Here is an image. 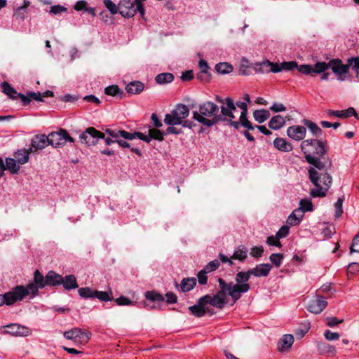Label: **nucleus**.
Returning a JSON list of instances; mask_svg holds the SVG:
<instances>
[{
	"instance_id": "nucleus-31",
	"label": "nucleus",
	"mask_w": 359,
	"mask_h": 359,
	"mask_svg": "<svg viewBox=\"0 0 359 359\" xmlns=\"http://www.w3.org/2000/svg\"><path fill=\"white\" fill-rule=\"evenodd\" d=\"M172 112H174L175 115L182 120V121L189 115V109L188 107L183 104H177L175 109L172 110Z\"/></svg>"
},
{
	"instance_id": "nucleus-10",
	"label": "nucleus",
	"mask_w": 359,
	"mask_h": 359,
	"mask_svg": "<svg viewBox=\"0 0 359 359\" xmlns=\"http://www.w3.org/2000/svg\"><path fill=\"white\" fill-rule=\"evenodd\" d=\"M330 67L339 79H344L342 76L348 73L350 67H352V61L349 58L347 64L344 65L340 59H332L330 60Z\"/></svg>"
},
{
	"instance_id": "nucleus-2",
	"label": "nucleus",
	"mask_w": 359,
	"mask_h": 359,
	"mask_svg": "<svg viewBox=\"0 0 359 359\" xmlns=\"http://www.w3.org/2000/svg\"><path fill=\"white\" fill-rule=\"evenodd\" d=\"M219 290L213 296L206 294L201 297V302H205L206 304H210L218 309H223L226 304V296H229L233 302H237L239 299L236 296V292L242 288L238 285H233V283H226L223 278H219L218 280Z\"/></svg>"
},
{
	"instance_id": "nucleus-61",
	"label": "nucleus",
	"mask_w": 359,
	"mask_h": 359,
	"mask_svg": "<svg viewBox=\"0 0 359 359\" xmlns=\"http://www.w3.org/2000/svg\"><path fill=\"white\" fill-rule=\"evenodd\" d=\"M290 228L287 225L282 226L276 233L278 238H283L289 234Z\"/></svg>"
},
{
	"instance_id": "nucleus-30",
	"label": "nucleus",
	"mask_w": 359,
	"mask_h": 359,
	"mask_svg": "<svg viewBox=\"0 0 359 359\" xmlns=\"http://www.w3.org/2000/svg\"><path fill=\"white\" fill-rule=\"evenodd\" d=\"M13 156L18 163L20 165L27 163L29 160V152L26 151V149L17 150Z\"/></svg>"
},
{
	"instance_id": "nucleus-51",
	"label": "nucleus",
	"mask_w": 359,
	"mask_h": 359,
	"mask_svg": "<svg viewBox=\"0 0 359 359\" xmlns=\"http://www.w3.org/2000/svg\"><path fill=\"white\" fill-rule=\"evenodd\" d=\"M103 3L111 14L116 15L119 13V3L116 5L111 0H103Z\"/></svg>"
},
{
	"instance_id": "nucleus-13",
	"label": "nucleus",
	"mask_w": 359,
	"mask_h": 359,
	"mask_svg": "<svg viewBox=\"0 0 359 359\" xmlns=\"http://www.w3.org/2000/svg\"><path fill=\"white\" fill-rule=\"evenodd\" d=\"M31 331L28 327L21 326L18 324H10L5 327L4 333L10 334L13 336H28Z\"/></svg>"
},
{
	"instance_id": "nucleus-16",
	"label": "nucleus",
	"mask_w": 359,
	"mask_h": 359,
	"mask_svg": "<svg viewBox=\"0 0 359 359\" xmlns=\"http://www.w3.org/2000/svg\"><path fill=\"white\" fill-rule=\"evenodd\" d=\"M272 266L270 264H257L255 267L250 269L252 276L255 277H266L271 270Z\"/></svg>"
},
{
	"instance_id": "nucleus-57",
	"label": "nucleus",
	"mask_w": 359,
	"mask_h": 359,
	"mask_svg": "<svg viewBox=\"0 0 359 359\" xmlns=\"http://www.w3.org/2000/svg\"><path fill=\"white\" fill-rule=\"evenodd\" d=\"M29 6V1H24V5L19 6L16 11L15 15L19 16L21 19L25 18L24 14L27 12L26 9Z\"/></svg>"
},
{
	"instance_id": "nucleus-64",
	"label": "nucleus",
	"mask_w": 359,
	"mask_h": 359,
	"mask_svg": "<svg viewBox=\"0 0 359 359\" xmlns=\"http://www.w3.org/2000/svg\"><path fill=\"white\" fill-rule=\"evenodd\" d=\"M264 248L261 247H253L250 251V255L255 258H259L262 256Z\"/></svg>"
},
{
	"instance_id": "nucleus-37",
	"label": "nucleus",
	"mask_w": 359,
	"mask_h": 359,
	"mask_svg": "<svg viewBox=\"0 0 359 359\" xmlns=\"http://www.w3.org/2000/svg\"><path fill=\"white\" fill-rule=\"evenodd\" d=\"M95 297L98 299L101 302H109L114 299L113 293L111 290L109 291H99L95 290L94 293Z\"/></svg>"
},
{
	"instance_id": "nucleus-9",
	"label": "nucleus",
	"mask_w": 359,
	"mask_h": 359,
	"mask_svg": "<svg viewBox=\"0 0 359 359\" xmlns=\"http://www.w3.org/2000/svg\"><path fill=\"white\" fill-rule=\"evenodd\" d=\"M252 276L250 269L246 271H239L236 273L235 277L236 283L233 285H238L241 287V290L236 292V296L238 299L241 297V294L248 292L250 289V285L248 283Z\"/></svg>"
},
{
	"instance_id": "nucleus-7",
	"label": "nucleus",
	"mask_w": 359,
	"mask_h": 359,
	"mask_svg": "<svg viewBox=\"0 0 359 359\" xmlns=\"http://www.w3.org/2000/svg\"><path fill=\"white\" fill-rule=\"evenodd\" d=\"M79 139L81 143H85L88 146L96 144L100 139H103L107 145L116 142L115 139L105 137L104 133L96 130L93 127L88 128L79 135Z\"/></svg>"
},
{
	"instance_id": "nucleus-3",
	"label": "nucleus",
	"mask_w": 359,
	"mask_h": 359,
	"mask_svg": "<svg viewBox=\"0 0 359 359\" xmlns=\"http://www.w3.org/2000/svg\"><path fill=\"white\" fill-rule=\"evenodd\" d=\"M308 176L311 182L315 186V188L311 190L310 195L313 198L326 196L332 184V177L327 169L318 170L313 165L311 166L308 169Z\"/></svg>"
},
{
	"instance_id": "nucleus-22",
	"label": "nucleus",
	"mask_w": 359,
	"mask_h": 359,
	"mask_svg": "<svg viewBox=\"0 0 359 359\" xmlns=\"http://www.w3.org/2000/svg\"><path fill=\"white\" fill-rule=\"evenodd\" d=\"M302 123L309 128L312 135L318 139L323 135V130L314 122L311 120L304 118L302 120Z\"/></svg>"
},
{
	"instance_id": "nucleus-55",
	"label": "nucleus",
	"mask_w": 359,
	"mask_h": 359,
	"mask_svg": "<svg viewBox=\"0 0 359 359\" xmlns=\"http://www.w3.org/2000/svg\"><path fill=\"white\" fill-rule=\"evenodd\" d=\"M149 132L151 135V140L154 139L158 141L163 140V135H165V133L161 132L158 128L149 129Z\"/></svg>"
},
{
	"instance_id": "nucleus-23",
	"label": "nucleus",
	"mask_w": 359,
	"mask_h": 359,
	"mask_svg": "<svg viewBox=\"0 0 359 359\" xmlns=\"http://www.w3.org/2000/svg\"><path fill=\"white\" fill-rule=\"evenodd\" d=\"M205 302H201V298L198 300L197 304L189 306V310L196 317L200 318L203 316L206 313Z\"/></svg>"
},
{
	"instance_id": "nucleus-42",
	"label": "nucleus",
	"mask_w": 359,
	"mask_h": 359,
	"mask_svg": "<svg viewBox=\"0 0 359 359\" xmlns=\"http://www.w3.org/2000/svg\"><path fill=\"white\" fill-rule=\"evenodd\" d=\"M311 324L309 321L306 320L300 324L299 327L295 331V334L298 338L301 339L309 332Z\"/></svg>"
},
{
	"instance_id": "nucleus-28",
	"label": "nucleus",
	"mask_w": 359,
	"mask_h": 359,
	"mask_svg": "<svg viewBox=\"0 0 359 359\" xmlns=\"http://www.w3.org/2000/svg\"><path fill=\"white\" fill-rule=\"evenodd\" d=\"M5 161L4 170H7L11 174H18L19 172L20 166L15 159L13 158H6Z\"/></svg>"
},
{
	"instance_id": "nucleus-1",
	"label": "nucleus",
	"mask_w": 359,
	"mask_h": 359,
	"mask_svg": "<svg viewBox=\"0 0 359 359\" xmlns=\"http://www.w3.org/2000/svg\"><path fill=\"white\" fill-rule=\"evenodd\" d=\"M300 147L308 163L318 168V170L324 169L325 163L320 160V158L327 154V140L314 138L304 140L302 142Z\"/></svg>"
},
{
	"instance_id": "nucleus-44",
	"label": "nucleus",
	"mask_w": 359,
	"mask_h": 359,
	"mask_svg": "<svg viewBox=\"0 0 359 359\" xmlns=\"http://www.w3.org/2000/svg\"><path fill=\"white\" fill-rule=\"evenodd\" d=\"M104 93L105 94L111 96L120 95L121 97H122L123 95V90H121L116 85H111L107 87L104 89Z\"/></svg>"
},
{
	"instance_id": "nucleus-27",
	"label": "nucleus",
	"mask_w": 359,
	"mask_h": 359,
	"mask_svg": "<svg viewBox=\"0 0 359 359\" xmlns=\"http://www.w3.org/2000/svg\"><path fill=\"white\" fill-rule=\"evenodd\" d=\"M46 276L44 277L39 270H36L34 273V282L29 284L34 285L37 289V294H39V289H42L46 286Z\"/></svg>"
},
{
	"instance_id": "nucleus-54",
	"label": "nucleus",
	"mask_w": 359,
	"mask_h": 359,
	"mask_svg": "<svg viewBox=\"0 0 359 359\" xmlns=\"http://www.w3.org/2000/svg\"><path fill=\"white\" fill-rule=\"evenodd\" d=\"M220 266V262L217 259H214L208 262L204 267V270L208 273H210L217 270Z\"/></svg>"
},
{
	"instance_id": "nucleus-6",
	"label": "nucleus",
	"mask_w": 359,
	"mask_h": 359,
	"mask_svg": "<svg viewBox=\"0 0 359 359\" xmlns=\"http://www.w3.org/2000/svg\"><path fill=\"white\" fill-rule=\"evenodd\" d=\"M139 12L141 18L145 15L144 4L140 0H121L119 1V13L123 18H130Z\"/></svg>"
},
{
	"instance_id": "nucleus-4",
	"label": "nucleus",
	"mask_w": 359,
	"mask_h": 359,
	"mask_svg": "<svg viewBox=\"0 0 359 359\" xmlns=\"http://www.w3.org/2000/svg\"><path fill=\"white\" fill-rule=\"evenodd\" d=\"M219 107L211 101L199 104L198 111L193 112V118L207 127H212L221 120Z\"/></svg>"
},
{
	"instance_id": "nucleus-62",
	"label": "nucleus",
	"mask_w": 359,
	"mask_h": 359,
	"mask_svg": "<svg viewBox=\"0 0 359 359\" xmlns=\"http://www.w3.org/2000/svg\"><path fill=\"white\" fill-rule=\"evenodd\" d=\"M298 71L304 74L309 75L313 73V67L309 65H302L297 68Z\"/></svg>"
},
{
	"instance_id": "nucleus-19",
	"label": "nucleus",
	"mask_w": 359,
	"mask_h": 359,
	"mask_svg": "<svg viewBox=\"0 0 359 359\" xmlns=\"http://www.w3.org/2000/svg\"><path fill=\"white\" fill-rule=\"evenodd\" d=\"M273 146L276 149L283 152H289L293 149L292 144L282 137H276L273 140Z\"/></svg>"
},
{
	"instance_id": "nucleus-41",
	"label": "nucleus",
	"mask_w": 359,
	"mask_h": 359,
	"mask_svg": "<svg viewBox=\"0 0 359 359\" xmlns=\"http://www.w3.org/2000/svg\"><path fill=\"white\" fill-rule=\"evenodd\" d=\"M164 123L169 126H175V125L182 124V121L172 111L170 114H165V118H164Z\"/></svg>"
},
{
	"instance_id": "nucleus-53",
	"label": "nucleus",
	"mask_w": 359,
	"mask_h": 359,
	"mask_svg": "<svg viewBox=\"0 0 359 359\" xmlns=\"http://www.w3.org/2000/svg\"><path fill=\"white\" fill-rule=\"evenodd\" d=\"M283 259V255L280 253H273L270 255V261L276 266L279 267Z\"/></svg>"
},
{
	"instance_id": "nucleus-46",
	"label": "nucleus",
	"mask_w": 359,
	"mask_h": 359,
	"mask_svg": "<svg viewBox=\"0 0 359 359\" xmlns=\"http://www.w3.org/2000/svg\"><path fill=\"white\" fill-rule=\"evenodd\" d=\"M145 297L147 299L150 300L151 302H163L164 297L163 296L156 292V291H147L145 292Z\"/></svg>"
},
{
	"instance_id": "nucleus-17",
	"label": "nucleus",
	"mask_w": 359,
	"mask_h": 359,
	"mask_svg": "<svg viewBox=\"0 0 359 359\" xmlns=\"http://www.w3.org/2000/svg\"><path fill=\"white\" fill-rule=\"evenodd\" d=\"M121 132L126 131L123 130H114L111 128H107L105 130V133L111 136L113 139H115L116 142L118 143L120 147L123 148H129L130 145L125 140L126 139H121V137L123 138V135L120 134Z\"/></svg>"
},
{
	"instance_id": "nucleus-56",
	"label": "nucleus",
	"mask_w": 359,
	"mask_h": 359,
	"mask_svg": "<svg viewBox=\"0 0 359 359\" xmlns=\"http://www.w3.org/2000/svg\"><path fill=\"white\" fill-rule=\"evenodd\" d=\"M344 199L342 198H339L337 202L334 204L335 207V217L339 218L341 216L343 213L342 204Z\"/></svg>"
},
{
	"instance_id": "nucleus-40",
	"label": "nucleus",
	"mask_w": 359,
	"mask_h": 359,
	"mask_svg": "<svg viewBox=\"0 0 359 359\" xmlns=\"http://www.w3.org/2000/svg\"><path fill=\"white\" fill-rule=\"evenodd\" d=\"M218 74H226L233 71V67L228 62H219L215 67Z\"/></svg>"
},
{
	"instance_id": "nucleus-58",
	"label": "nucleus",
	"mask_w": 359,
	"mask_h": 359,
	"mask_svg": "<svg viewBox=\"0 0 359 359\" xmlns=\"http://www.w3.org/2000/svg\"><path fill=\"white\" fill-rule=\"evenodd\" d=\"M115 302L119 306L133 305V302L124 296H121L120 297L116 298Z\"/></svg>"
},
{
	"instance_id": "nucleus-11",
	"label": "nucleus",
	"mask_w": 359,
	"mask_h": 359,
	"mask_svg": "<svg viewBox=\"0 0 359 359\" xmlns=\"http://www.w3.org/2000/svg\"><path fill=\"white\" fill-rule=\"evenodd\" d=\"M327 306V302L322 296H317L316 299H313L308 305L307 309L309 312L314 314L320 313Z\"/></svg>"
},
{
	"instance_id": "nucleus-25",
	"label": "nucleus",
	"mask_w": 359,
	"mask_h": 359,
	"mask_svg": "<svg viewBox=\"0 0 359 359\" xmlns=\"http://www.w3.org/2000/svg\"><path fill=\"white\" fill-rule=\"evenodd\" d=\"M144 88V83L140 81H136L129 83L126 87V90L129 94L137 95L142 92Z\"/></svg>"
},
{
	"instance_id": "nucleus-60",
	"label": "nucleus",
	"mask_w": 359,
	"mask_h": 359,
	"mask_svg": "<svg viewBox=\"0 0 359 359\" xmlns=\"http://www.w3.org/2000/svg\"><path fill=\"white\" fill-rule=\"evenodd\" d=\"M279 239L280 238H278L276 235L275 236H270L267 238L266 243L269 245L276 246V247L280 248L282 246V245H281V243L280 242Z\"/></svg>"
},
{
	"instance_id": "nucleus-12",
	"label": "nucleus",
	"mask_w": 359,
	"mask_h": 359,
	"mask_svg": "<svg viewBox=\"0 0 359 359\" xmlns=\"http://www.w3.org/2000/svg\"><path fill=\"white\" fill-rule=\"evenodd\" d=\"M306 134V129L302 126L294 125L288 127L287 129V136L296 141L304 140Z\"/></svg>"
},
{
	"instance_id": "nucleus-29",
	"label": "nucleus",
	"mask_w": 359,
	"mask_h": 359,
	"mask_svg": "<svg viewBox=\"0 0 359 359\" xmlns=\"http://www.w3.org/2000/svg\"><path fill=\"white\" fill-rule=\"evenodd\" d=\"M62 285L66 290L76 289L79 287L74 275H68L63 278Z\"/></svg>"
},
{
	"instance_id": "nucleus-14",
	"label": "nucleus",
	"mask_w": 359,
	"mask_h": 359,
	"mask_svg": "<svg viewBox=\"0 0 359 359\" xmlns=\"http://www.w3.org/2000/svg\"><path fill=\"white\" fill-rule=\"evenodd\" d=\"M248 113H241L239 121H236L232 119H229V125L233 127L235 129H238L241 126L246 128L248 130H253L255 127L252 123L248 119Z\"/></svg>"
},
{
	"instance_id": "nucleus-35",
	"label": "nucleus",
	"mask_w": 359,
	"mask_h": 359,
	"mask_svg": "<svg viewBox=\"0 0 359 359\" xmlns=\"http://www.w3.org/2000/svg\"><path fill=\"white\" fill-rule=\"evenodd\" d=\"M174 75L172 73L165 72L158 74L155 77V81L158 84H167L174 80Z\"/></svg>"
},
{
	"instance_id": "nucleus-52",
	"label": "nucleus",
	"mask_w": 359,
	"mask_h": 359,
	"mask_svg": "<svg viewBox=\"0 0 359 359\" xmlns=\"http://www.w3.org/2000/svg\"><path fill=\"white\" fill-rule=\"evenodd\" d=\"M330 68V62L326 63L325 62H318L313 67V73H323Z\"/></svg>"
},
{
	"instance_id": "nucleus-59",
	"label": "nucleus",
	"mask_w": 359,
	"mask_h": 359,
	"mask_svg": "<svg viewBox=\"0 0 359 359\" xmlns=\"http://www.w3.org/2000/svg\"><path fill=\"white\" fill-rule=\"evenodd\" d=\"M226 106H224V109L228 111H231V112L233 113L234 111L236 110V104L233 102V100L228 97L225 99Z\"/></svg>"
},
{
	"instance_id": "nucleus-26",
	"label": "nucleus",
	"mask_w": 359,
	"mask_h": 359,
	"mask_svg": "<svg viewBox=\"0 0 359 359\" xmlns=\"http://www.w3.org/2000/svg\"><path fill=\"white\" fill-rule=\"evenodd\" d=\"M294 343V337L292 334H284L278 343V350L284 351L289 349Z\"/></svg>"
},
{
	"instance_id": "nucleus-47",
	"label": "nucleus",
	"mask_w": 359,
	"mask_h": 359,
	"mask_svg": "<svg viewBox=\"0 0 359 359\" xmlns=\"http://www.w3.org/2000/svg\"><path fill=\"white\" fill-rule=\"evenodd\" d=\"M91 337V332L88 330L80 328V332L78 334V342L85 344L88 343Z\"/></svg>"
},
{
	"instance_id": "nucleus-21",
	"label": "nucleus",
	"mask_w": 359,
	"mask_h": 359,
	"mask_svg": "<svg viewBox=\"0 0 359 359\" xmlns=\"http://www.w3.org/2000/svg\"><path fill=\"white\" fill-rule=\"evenodd\" d=\"M63 282V277L61 275L57 274L53 271H50L46 274V286H57L62 285Z\"/></svg>"
},
{
	"instance_id": "nucleus-32",
	"label": "nucleus",
	"mask_w": 359,
	"mask_h": 359,
	"mask_svg": "<svg viewBox=\"0 0 359 359\" xmlns=\"http://www.w3.org/2000/svg\"><path fill=\"white\" fill-rule=\"evenodd\" d=\"M285 123L284 118L280 115L273 116L269 122V127L273 130L281 128Z\"/></svg>"
},
{
	"instance_id": "nucleus-49",
	"label": "nucleus",
	"mask_w": 359,
	"mask_h": 359,
	"mask_svg": "<svg viewBox=\"0 0 359 359\" xmlns=\"http://www.w3.org/2000/svg\"><path fill=\"white\" fill-rule=\"evenodd\" d=\"M121 135H123V138L126 139L127 140H132L136 137H138L140 140H142L144 134L140 132H134V133H129V132H121L120 133Z\"/></svg>"
},
{
	"instance_id": "nucleus-33",
	"label": "nucleus",
	"mask_w": 359,
	"mask_h": 359,
	"mask_svg": "<svg viewBox=\"0 0 359 359\" xmlns=\"http://www.w3.org/2000/svg\"><path fill=\"white\" fill-rule=\"evenodd\" d=\"M253 117L259 123H262L270 117V112L267 109H257L253 112Z\"/></svg>"
},
{
	"instance_id": "nucleus-43",
	"label": "nucleus",
	"mask_w": 359,
	"mask_h": 359,
	"mask_svg": "<svg viewBox=\"0 0 359 359\" xmlns=\"http://www.w3.org/2000/svg\"><path fill=\"white\" fill-rule=\"evenodd\" d=\"M220 109L221 111L219 116H220L221 120L219 121V123H227L229 124V119H232L233 121L235 118L233 113L231 112V111L224 109V105L221 106Z\"/></svg>"
},
{
	"instance_id": "nucleus-36",
	"label": "nucleus",
	"mask_w": 359,
	"mask_h": 359,
	"mask_svg": "<svg viewBox=\"0 0 359 359\" xmlns=\"http://www.w3.org/2000/svg\"><path fill=\"white\" fill-rule=\"evenodd\" d=\"M196 285V279L195 278H187L182 280L180 287L182 291L186 292L192 290Z\"/></svg>"
},
{
	"instance_id": "nucleus-24",
	"label": "nucleus",
	"mask_w": 359,
	"mask_h": 359,
	"mask_svg": "<svg viewBox=\"0 0 359 359\" xmlns=\"http://www.w3.org/2000/svg\"><path fill=\"white\" fill-rule=\"evenodd\" d=\"M298 67V64L295 61L283 62L280 64L275 63L274 73L280 72L283 70L292 71Z\"/></svg>"
},
{
	"instance_id": "nucleus-38",
	"label": "nucleus",
	"mask_w": 359,
	"mask_h": 359,
	"mask_svg": "<svg viewBox=\"0 0 359 359\" xmlns=\"http://www.w3.org/2000/svg\"><path fill=\"white\" fill-rule=\"evenodd\" d=\"M2 91L6 94L11 99L16 100V95L18 94L15 89L11 86L8 82L4 81L1 83Z\"/></svg>"
},
{
	"instance_id": "nucleus-48",
	"label": "nucleus",
	"mask_w": 359,
	"mask_h": 359,
	"mask_svg": "<svg viewBox=\"0 0 359 359\" xmlns=\"http://www.w3.org/2000/svg\"><path fill=\"white\" fill-rule=\"evenodd\" d=\"M80 332V328L75 327L72 330L65 331L63 334L65 338L69 340H74L78 341V334Z\"/></svg>"
},
{
	"instance_id": "nucleus-39",
	"label": "nucleus",
	"mask_w": 359,
	"mask_h": 359,
	"mask_svg": "<svg viewBox=\"0 0 359 359\" xmlns=\"http://www.w3.org/2000/svg\"><path fill=\"white\" fill-rule=\"evenodd\" d=\"M247 253L248 249L245 246L241 245L234 251L231 259L243 261L247 257Z\"/></svg>"
},
{
	"instance_id": "nucleus-5",
	"label": "nucleus",
	"mask_w": 359,
	"mask_h": 359,
	"mask_svg": "<svg viewBox=\"0 0 359 359\" xmlns=\"http://www.w3.org/2000/svg\"><path fill=\"white\" fill-rule=\"evenodd\" d=\"M37 295V289L32 284H27L24 285H16L13 287L10 291L4 293L6 299V304L7 306L13 305L18 302H22L27 297L30 299Z\"/></svg>"
},
{
	"instance_id": "nucleus-45",
	"label": "nucleus",
	"mask_w": 359,
	"mask_h": 359,
	"mask_svg": "<svg viewBox=\"0 0 359 359\" xmlns=\"http://www.w3.org/2000/svg\"><path fill=\"white\" fill-rule=\"evenodd\" d=\"M79 294L83 299L94 298L95 290H93L89 287H81L78 290Z\"/></svg>"
},
{
	"instance_id": "nucleus-8",
	"label": "nucleus",
	"mask_w": 359,
	"mask_h": 359,
	"mask_svg": "<svg viewBox=\"0 0 359 359\" xmlns=\"http://www.w3.org/2000/svg\"><path fill=\"white\" fill-rule=\"evenodd\" d=\"M48 137L49 144L55 148L64 146L67 142H74V139L65 129L52 132L48 134Z\"/></svg>"
},
{
	"instance_id": "nucleus-63",
	"label": "nucleus",
	"mask_w": 359,
	"mask_h": 359,
	"mask_svg": "<svg viewBox=\"0 0 359 359\" xmlns=\"http://www.w3.org/2000/svg\"><path fill=\"white\" fill-rule=\"evenodd\" d=\"M352 61V69L354 70L356 77L359 79V55L351 57Z\"/></svg>"
},
{
	"instance_id": "nucleus-34",
	"label": "nucleus",
	"mask_w": 359,
	"mask_h": 359,
	"mask_svg": "<svg viewBox=\"0 0 359 359\" xmlns=\"http://www.w3.org/2000/svg\"><path fill=\"white\" fill-rule=\"evenodd\" d=\"M318 349L323 354H327L332 356L336 354V349L334 346L325 342L318 343Z\"/></svg>"
},
{
	"instance_id": "nucleus-15",
	"label": "nucleus",
	"mask_w": 359,
	"mask_h": 359,
	"mask_svg": "<svg viewBox=\"0 0 359 359\" xmlns=\"http://www.w3.org/2000/svg\"><path fill=\"white\" fill-rule=\"evenodd\" d=\"M48 135L44 134L34 135L31 141V145L34 149V151L41 150L49 145Z\"/></svg>"
},
{
	"instance_id": "nucleus-50",
	"label": "nucleus",
	"mask_w": 359,
	"mask_h": 359,
	"mask_svg": "<svg viewBox=\"0 0 359 359\" xmlns=\"http://www.w3.org/2000/svg\"><path fill=\"white\" fill-rule=\"evenodd\" d=\"M299 205L300 206L298 209H302L304 215L305 212H310L313 210V206L310 199H302L299 202Z\"/></svg>"
},
{
	"instance_id": "nucleus-20",
	"label": "nucleus",
	"mask_w": 359,
	"mask_h": 359,
	"mask_svg": "<svg viewBox=\"0 0 359 359\" xmlns=\"http://www.w3.org/2000/svg\"><path fill=\"white\" fill-rule=\"evenodd\" d=\"M304 216L302 210L297 208L288 216L287 223L290 226H297L299 224Z\"/></svg>"
},
{
	"instance_id": "nucleus-18",
	"label": "nucleus",
	"mask_w": 359,
	"mask_h": 359,
	"mask_svg": "<svg viewBox=\"0 0 359 359\" xmlns=\"http://www.w3.org/2000/svg\"><path fill=\"white\" fill-rule=\"evenodd\" d=\"M275 68V63L271 62L269 60H265L262 62H257L254 65V70L258 74H268L269 72H273V70Z\"/></svg>"
}]
</instances>
